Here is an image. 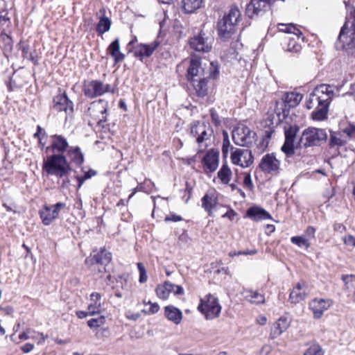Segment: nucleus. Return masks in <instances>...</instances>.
Wrapping results in <instances>:
<instances>
[{
	"label": "nucleus",
	"mask_w": 355,
	"mask_h": 355,
	"mask_svg": "<svg viewBox=\"0 0 355 355\" xmlns=\"http://www.w3.org/2000/svg\"><path fill=\"white\" fill-rule=\"evenodd\" d=\"M336 91H338V88L331 85L321 84L315 87L306 103L309 110L315 108L311 114L313 119L322 121L327 118L329 105L336 96Z\"/></svg>",
	"instance_id": "obj_1"
},
{
	"label": "nucleus",
	"mask_w": 355,
	"mask_h": 355,
	"mask_svg": "<svg viewBox=\"0 0 355 355\" xmlns=\"http://www.w3.org/2000/svg\"><path fill=\"white\" fill-rule=\"evenodd\" d=\"M240 18V10L236 6L231 7L223 19L218 22V32L220 39L227 40L231 38L236 31Z\"/></svg>",
	"instance_id": "obj_2"
},
{
	"label": "nucleus",
	"mask_w": 355,
	"mask_h": 355,
	"mask_svg": "<svg viewBox=\"0 0 355 355\" xmlns=\"http://www.w3.org/2000/svg\"><path fill=\"white\" fill-rule=\"evenodd\" d=\"M42 168L48 175H53L58 178L67 176L71 171L65 156L56 154L48 156L44 160Z\"/></svg>",
	"instance_id": "obj_3"
},
{
	"label": "nucleus",
	"mask_w": 355,
	"mask_h": 355,
	"mask_svg": "<svg viewBox=\"0 0 355 355\" xmlns=\"http://www.w3.org/2000/svg\"><path fill=\"white\" fill-rule=\"evenodd\" d=\"M198 310L205 316L206 320H214L220 316L222 306L218 297L211 293L200 298Z\"/></svg>",
	"instance_id": "obj_4"
},
{
	"label": "nucleus",
	"mask_w": 355,
	"mask_h": 355,
	"mask_svg": "<svg viewBox=\"0 0 355 355\" xmlns=\"http://www.w3.org/2000/svg\"><path fill=\"white\" fill-rule=\"evenodd\" d=\"M83 90L85 96L90 98L103 96L106 93L114 92V89L110 84H105L98 80L85 82Z\"/></svg>",
	"instance_id": "obj_5"
},
{
	"label": "nucleus",
	"mask_w": 355,
	"mask_h": 355,
	"mask_svg": "<svg viewBox=\"0 0 355 355\" xmlns=\"http://www.w3.org/2000/svg\"><path fill=\"white\" fill-rule=\"evenodd\" d=\"M327 139V134L324 130L310 127L303 131L300 144L304 147L319 146Z\"/></svg>",
	"instance_id": "obj_6"
},
{
	"label": "nucleus",
	"mask_w": 355,
	"mask_h": 355,
	"mask_svg": "<svg viewBox=\"0 0 355 355\" xmlns=\"http://www.w3.org/2000/svg\"><path fill=\"white\" fill-rule=\"evenodd\" d=\"M233 164L242 168L249 167L254 162V157L250 150L232 147L230 156Z\"/></svg>",
	"instance_id": "obj_7"
},
{
	"label": "nucleus",
	"mask_w": 355,
	"mask_h": 355,
	"mask_svg": "<svg viewBox=\"0 0 355 355\" xmlns=\"http://www.w3.org/2000/svg\"><path fill=\"white\" fill-rule=\"evenodd\" d=\"M255 132L248 127L241 125L232 131V139L236 145L245 146L253 142Z\"/></svg>",
	"instance_id": "obj_8"
},
{
	"label": "nucleus",
	"mask_w": 355,
	"mask_h": 355,
	"mask_svg": "<svg viewBox=\"0 0 355 355\" xmlns=\"http://www.w3.org/2000/svg\"><path fill=\"white\" fill-rule=\"evenodd\" d=\"M108 103L104 100L93 101L88 108V114L100 124L107 121Z\"/></svg>",
	"instance_id": "obj_9"
},
{
	"label": "nucleus",
	"mask_w": 355,
	"mask_h": 355,
	"mask_svg": "<svg viewBox=\"0 0 355 355\" xmlns=\"http://www.w3.org/2000/svg\"><path fill=\"white\" fill-rule=\"evenodd\" d=\"M66 207L64 202H58L53 205H45L40 210V216L44 225H49L58 218L60 211Z\"/></svg>",
	"instance_id": "obj_10"
},
{
	"label": "nucleus",
	"mask_w": 355,
	"mask_h": 355,
	"mask_svg": "<svg viewBox=\"0 0 355 355\" xmlns=\"http://www.w3.org/2000/svg\"><path fill=\"white\" fill-rule=\"evenodd\" d=\"M210 70L211 71L209 73V76L189 81L192 84L198 96H205L207 94L208 78H215L218 73V66L214 62L210 63Z\"/></svg>",
	"instance_id": "obj_11"
},
{
	"label": "nucleus",
	"mask_w": 355,
	"mask_h": 355,
	"mask_svg": "<svg viewBox=\"0 0 355 355\" xmlns=\"http://www.w3.org/2000/svg\"><path fill=\"white\" fill-rule=\"evenodd\" d=\"M298 131L299 127L297 125H287L284 126L285 141L282 146V150L287 156H291L295 153L294 143Z\"/></svg>",
	"instance_id": "obj_12"
},
{
	"label": "nucleus",
	"mask_w": 355,
	"mask_h": 355,
	"mask_svg": "<svg viewBox=\"0 0 355 355\" xmlns=\"http://www.w3.org/2000/svg\"><path fill=\"white\" fill-rule=\"evenodd\" d=\"M302 95L296 92H290L284 94L281 102L276 103L275 112L278 116L285 109L296 107L302 101Z\"/></svg>",
	"instance_id": "obj_13"
},
{
	"label": "nucleus",
	"mask_w": 355,
	"mask_h": 355,
	"mask_svg": "<svg viewBox=\"0 0 355 355\" xmlns=\"http://www.w3.org/2000/svg\"><path fill=\"white\" fill-rule=\"evenodd\" d=\"M334 304L331 299L324 298H314L309 304V309L313 312V318L315 319H320L322 318L324 312L327 311Z\"/></svg>",
	"instance_id": "obj_14"
},
{
	"label": "nucleus",
	"mask_w": 355,
	"mask_h": 355,
	"mask_svg": "<svg viewBox=\"0 0 355 355\" xmlns=\"http://www.w3.org/2000/svg\"><path fill=\"white\" fill-rule=\"evenodd\" d=\"M213 38L205 37V34L199 35L191 38L189 44L191 47L196 51L209 52L211 49Z\"/></svg>",
	"instance_id": "obj_15"
},
{
	"label": "nucleus",
	"mask_w": 355,
	"mask_h": 355,
	"mask_svg": "<svg viewBox=\"0 0 355 355\" xmlns=\"http://www.w3.org/2000/svg\"><path fill=\"white\" fill-rule=\"evenodd\" d=\"M155 291L157 297L162 300L168 299L172 292L175 295H182L184 293L182 286L175 285L168 281H166L163 284L158 285Z\"/></svg>",
	"instance_id": "obj_16"
},
{
	"label": "nucleus",
	"mask_w": 355,
	"mask_h": 355,
	"mask_svg": "<svg viewBox=\"0 0 355 355\" xmlns=\"http://www.w3.org/2000/svg\"><path fill=\"white\" fill-rule=\"evenodd\" d=\"M348 14L339 33V40L345 39V35H355V8L346 4Z\"/></svg>",
	"instance_id": "obj_17"
},
{
	"label": "nucleus",
	"mask_w": 355,
	"mask_h": 355,
	"mask_svg": "<svg viewBox=\"0 0 355 355\" xmlns=\"http://www.w3.org/2000/svg\"><path fill=\"white\" fill-rule=\"evenodd\" d=\"M259 167L266 173H277L280 168V162L274 154H266L261 158Z\"/></svg>",
	"instance_id": "obj_18"
},
{
	"label": "nucleus",
	"mask_w": 355,
	"mask_h": 355,
	"mask_svg": "<svg viewBox=\"0 0 355 355\" xmlns=\"http://www.w3.org/2000/svg\"><path fill=\"white\" fill-rule=\"evenodd\" d=\"M310 292V288L305 282H298L291 291L289 301L292 304H297L307 297Z\"/></svg>",
	"instance_id": "obj_19"
},
{
	"label": "nucleus",
	"mask_w": 355,
	"mask_h": 355,
	"mask_svg": "<svg viewBox=\"0 0 355 355\" xmlns=\"http://www.w3.org/2000/svg\"><path fill=\"white\" fill-rule=\"evenodd\" d=\"M219 153L214 149L209 150L204 156L202 164L206 173L214 172L218 167Z\"/></svg>",
	"instance_id": "obj_20"
},
{
	"label": "nucleus",
	"mask_w": 355,
	"mask_h": 355,
	"mask_svg": "<svg viewBox=\"0 0 355 355\" xmlns=\"http://www.w3.org/2000/svg\"><path fill=\"white\" fill-rule=\"evenodd\" d=\"M209 76V73H206L204 68L201 65L199 59L192 58L190 65L187 69V80L192 81L196 79L203 78Z\"/></svg>",
	"instance_id": "obj_21"
},
{
	"label": "nucleus",
	"mask_w": 355,
	"mask_h": 355,
	"mask_svg": "<svg viewBox=\"0 0 355 355\" xmlns=\"http://www.w3.org/2000/svg\"><path fill=\"white\" fill-rule=\"evenodd\" d=\"M53 109L58 112H64L71 115L73 112V104L65 94L56 96L53 98Z\"/></svg>",
	"instance_id": "obj_22"
},
{
	"label": "nucleus",
	"mask_w": 355,
	"mask_h": 355,
	"mask_svg": "<svg viewBox=\"0 0 355 355\" xmlns=\"http://www.w3.org/2000/svg\"><path fill=\"white\" fill-rule=\"evenodd\" d=\"M336 47L338 50L344 51L347 55L355 57V36L354 35H345V39L339 40L338 37L336 42Z\"/></svg>",
	"instance_id": "obj_23"
},
{
	"label": "nucleus",
	"mask_w": 355,
	"mask_h": 355,
	"mask_svg": "<svg viewBox=\"0 0 355 355\" xmlns=\"http://www.w3.org/2000/svg\"><path fill=\"white\" fill-rule=\"evenodd\" d=\"M101 295L97 292L90 294L87 310L89 315L100 314L104 311Z\"/></svg>",
	"instance_id": "obj_24"
},
{
	"label": "nucleus",
	"mask_w": 355,
	"mask_h": 355,
	"mask_svg": "<svg viewBox=\"0 0 355 355\" xmlns=\"http://www.w3.org/2000/svg\"><path fill=\"white\" fill-rule=\"evenodd\" d=\"M270 0H251L247 6V13L250 17L264 12L269 7Z\"/></svg>",
	"instance_id": "obj_25"
},
{
	"label": "nucleus",
	"mask_w": 355,
	"mask_h": 355,
	"mask_svg": "<svg viewBox=\"0 0 355 355\" xmlns=\"http://www.w3.org/2000/svg\"><path fill=\"white\" fill-rule=\"evenodd\" d=\"M290 324L291 320L288 317L285 315L280 317L272 326L270 338L275 339L281 336L289 327Z\"/></svg>",
	"instance_id": "obj_26"
},
{
	"label": "nucleus",
	"mask_w": 355,
	"mask_h": 355,
	"mask_svg": "<svg viewBox=\"0 0 355 355\" xmlns=\"http://www.w3.org/2000/svg\"><path fill=\"white\" fill-rule=\"evenodd\" d=\"M159 45V42L157 41L148 44L141 43L135 47L134 55L135 57L139 58L140 60L150 57Z\"/></svg>",
	"instance_id": "obj_27"
},
{
	"label": "nucleus",
	"mask_w": 355,
	"mask_h": 355,
	"mask_svg": "<svg viewBox=\"0 0 355 355\" xmlns=\"http://www.w3.org/2000/svg\"><path fill=\"white\" fill-rule=\"evenodd\" d=\"M288 40L286 46H284V49L286 51L293 53H298L302 50V44L301 43L304 41V37L302 35H290L286 39Z\"/></svg>",
	"instance_id": "obj_28"
},
{
	"label": "nucleus",
	"mask_w": 355,
	"mask_h": 355,
	"mask_svg": "<svg viewBox=\"0 0 355 355\" xmlns=\"http://www.w3.org/2000/svg\"><path fill=\"white\" fill-rule=\"evenodd\" d=\"M51 147L54 153L62 155L69 148V144L66 138L62 135H54L51 137Z\"/></svg>",
	"instance_id": "obj_29"
},
{
	"label": "nucleus",
	"mask_w": 355,
	"mask_h": 355,
	"mask_svg": "<svg viewBox=\"0 0 355 355\" xmlns=\"http://www.w3.org/2000/svg\"><path fill=\"white\" fill-rule=\"evenodd\" d=\"M112 260V254L105 249H101V251H94L92 257L86 259V262L95 261L96 264H107Z\"/></svg>",
	"instance_id": "obj_30"
},
{
	"label": "nucleus",
	"mask_w": 355,
	"mask_h": 355,
	"mask_svg": "<svg viewBox=\"0 0 355 355\" xmlns=\"http://www.w3.org/2000/svg\"><path fill=\"white\" fill-rule=\"evenodd\" d=\"M218 203V198L215 191L207 192L202 198V205L211 215V211Z\"/></svg>",
	"instance_id": "obj_31"
},
{
	"label": "nucleus",
	"mask_w": 355,
	"mask_h": 355,
	"mask_svg": "<svg viewBox=\"0 0 355 355\" xmlns=\"http://www.w3.org/2000/svg\"><path fill=\"white\" fill-rule=\"evenodd\" d=\"M247 216L257 221L271 218L270 214L267 211L257 206L249 208L247 211Z\"/></svg>",
	"instance_id": "obj_32"
},
{
	"label": "nucleus",
	"mask_w": 355,
	"mask_h": 355,
	"mask_svg": "<svg viewBox=\"0 0 355 355\" xmlns=\"http://www.w3.org/2000/svg\"><path fill=\"white\" fill-rule=\"evenodd\" d=\"M99 13L102 14V15L98 18L99 20L96 30L99 35H103L110 31L112 21L108 17L105 16V10L104 9L100 10Z\"/></svg>",
	"instance_id": "obj_33"
},
{
	"label": "nucleus",
	"mask_w": 355,
	"mask_h": 355,
	"mask_svg": "<svg viewBox=\"0 0 355 355\" xmlns=\"http://www.w3.org/2000/svg\"><path fill=\"white\" fill-rule=\"evenodd\" d=\"M164 314L168 320L173 322L175 324H180L182 321V311L173 306H166L164 308Z\"/></svg>",
	"instance_id": "obj_34"
},
{
	"label": "nucleus",
	"mask_w": 355,
	"mask_h": 355,
	"mask_svg": "<svg viewBox=\"0 0 355 355\" xmlns=\"http://www.w3.org/2000/svg\"><path fill=\"white\" fill-rule=\"evenodd\" d=\"M107 51L116 63L123 61L125 58V55L120 52L119 40L118 38L115 39L109 45Z\"/></svg>",
	"instance_id": "obj_35"
},
{
	"label": "nucleus",
	"mask_w": 355,
	"mask_h": 355,
	"mask_svg": "<svg viewBox=\"0 0 355 355\" xmlns=\"http://www.w3.org/2000/svg\"><path fill=\"white\" fill-rule=\"evenodd\" d=\"M347 141L343 133L340 131H334L330 132L329 146L330 148H339L345 146Z\"/></svg>",
	"instance_id": "obj_36"
},
{
	"label": "nucleus",
	"mask_w": 355,
	"mask_h": 355,
	"mask_svg": "<svg viewBox=\"0 0 355 355\" xmlns=\"http://www.w3.org/2000/svg\"><path fill=\"white\" fill-rule=\"evenodd\" d=\"M245 298L252 304H263L265 302L264 295L257 291L245 289L243 291Z\"/></svg>",
	"instance_id": "obj_37"
},
{
	"label": "nucleus",
	"mask_w": 355,
	"mask_h": 355,
	"mask_svg": "<svg viewBox=\"0 0 355 355\" xmlns=\"http://www.w3.org/2000/svg\"><path fill=\"white\" fill-rule=\"evenodd\" d=\"M232 175V171L227 164H223L217 173V178L223 184H229Z\"/></svg>",
	"instance_id": "obj_38"
},
{
	"label": "nucleus",
	"mask_w": 355,
	"mask_h": 355,
	"mask_svg": "<svg viewBox=\"0 0 355 355\" xmlns=\"http://www.w3.org/2000/svg\"><path fill=\"white\" fill-rule=\"evenodd\" d=\"M213 130L209 125L206 127V129H204L202 132H201L199 138L197 139L196 142L202 148L198 150V152H202L208 146L207 141L211 140V137L212 136Z\"/></svg>",
	"instance_id": "obj_39"
},
{
	"label": "nucleus",
	"mask_w": 355,
	"mask_h": 355,
	"mask_svg": "<svg viewBox=\"0 0 355 355\" xmlns=\"http://www.w3.org/2000/svg\"><path fill=\"white\" fill-rule=\"evenodd\" d=\"M70 160L76 165H81L84 162V156L78 147H70L67 152Z\"/></svg>",
	"instance_id": "obj_40"
},
{
	"label": "nucleus",
	"mask_w": 355,
	"mask_h": 355,
	"mask_svg": "<svg viewBox=\"0 0 355 355\" xmlns=\"http://www.w3.org/2000/svg\"><path fill=\"white\" fill-rule=\"evenodd\" d=\"M31 334H35L40 336L37 345H42L45 340L49 337L48 335H44L43 333L36 331L31 328H27L25 331L19 335L18 338L20 341H24L31 338Z\"/></svg>",
	"instance_id": "obj_41"
},
{
	"label": "nucleus",
	"mask_w": 355,
	"mask_h": 355,
	"mask_svg": "<svg viewBox=\"0 0 355 355\" xmlns=\"http://www.w3.org/2000/svg\"><path fill=\"white\" fill-rule=\"evenodd\" d=\"M202 0H182V8L186 13H192L200 8Z\"/></svg>",
	"instance_id": "obj_42"
},
{
	"label": "nucleus",
	"mask_w": 355,
	"mask_h": 355,
	"mask_svg": "<svg viewBox=\"0 0 355 355\" xmlns=\"http://www.w3.org/2000/svg\"><path fill=\"white\" fill-rule=\"evenodd\" d=\"M278 28L279 31L289 33L291 35H302V32L293 24H279Z\"/></svg>",
	"instance_id": "obj_43"
},
{
	"label": "nucleus",
	"mask_w": 355,
	"mask_h": 355,
	"mask_svg": "<svg viewBox=\"0 0 355 355\" xmlns=\"http://www.w3.org/2000/svg\"><path fill=\"white\" fill-rule=\"evenodd\" d=\"M291 242L300 248H304L306 250L311 246L310 241H308L302 234L301 236L291 237Z\"/></svg>",
	"instance_id": "obj_44"
},
{
	"label": "nucleus",
	"mask_w": 355,
	"mask_h": 355,
	"mask_svg": "<svg viewBox=\"0 0 355 355\" xmlns=\"http://www.w3.org/2000/svg\"><path fill=\"white\" fill-rule=\"evenodd\" d=\"M207 126V125L205 123L200 121L195 123L191 126V134L193 137H195L196 141H197V139L199 138L201 132H202L204 129H206Z\"/></svg>",
	"instance_id": "obj_45"
},
{
	"label": "nucleus",
	"mask_w": 355,
	"mask_h": 355,
	"mask_svg": "<svg viewBox=\"0 0 355 355\" xmlns=\"http://www.w3.org/2000/svg\"><path fill=\"white\" fill-rule=\"evenodd\" d=\"M223 140L222 146V153L224 157H227L229 153V148H232L230 141L229 140V136L226 131L223 132Z\"/></svg>",
	"instance_id": "obj_46"
},
{
	"label": "nucleus",
	"mask_w": 355,
	"mask_h": 355,
	"mask_svg": "<svg viewBox=\"0 0 355 355\" xmlns=\"http://www.w3.org/2000/svg\"><path fill=\"white\" fill-rule=\"evenodd\" d=\"M304 355H324V352L318 344H313L306 350Z\"/></svg>",
	"instance_id": "obj_47"
},
{
	"label": "nucleus",
	"mask_w": 355,
	"mask_h": 355,
	"mask_svg": "<svg viewBox=\"0 0 355 355\" xmlns=\"http://www.w3.org/2000/svg\"><path fill=\"white\" fill-rule=\"evenodd\" d=\"M105 322V318L104 316H101L97 318H92L87 321V325L91 329H97L98 327H101Z\"/></svg>",
	"instance_id": "obj_48"
},
{
	"label": "nucleus",
	"mask_w": 355,
	"mask_h": 355,
	"mask_svg": "<svg viewBox=\"0 0 355 355\" xmlns=\"http://www.w3.org/2000/svg\"><path fill=\"white\" fill-rule=\"evenodd\" d=\"M340 132L343 133L346 141L348 142L351 139L355 137V125H349Z\"/></svg>",
	"instance_id": "obj_49"
},
{
	"label": "nucleus",
	"mask_w": 355,
	"mask_h": 355,
	"mask_svg": "<svg viewBox=\"0 0 355 355\" xmlns=\"http://www.w3.org/2000/svg\"><path fill=\"white\" fill-rule=\"evenodd\" d=\"M344 282L347 289L355 287V275H343L341 277Z\"/></svg>",
	"instance_id": "obj_50"
},
{
	"label": "nucleus",
	"mask_w": 355,
	"mask_h": 355,
	"mask_svg": "<svg viewBox=\"0 0 355 355\" xmlns=\"http://www.w3.org/2000/svg\"><path fill=\"white\" fill-rule=\"evenodd\" d=\"M137 268L139 272V282L145 283L148 279L146 268L141 262L137 263Z\"/></svg>",
	"instance_id": "obj_51"
},
{
	"label": "nucleus",
	"mask_w": 355,
	"mask_h": 355,
	"mask_svg": "<svg viewBox=\"0 0 355 355\" xmlns=\"http://www.w3.org/2000/svg\"><path fill=\"white\" fill-rule=\"evenodd\" d=\"M88 264H90L92 266V270L94 272H96L100 274H103L105 272L106 268L105 266L107 264H96L95 261H89L86 262Z\"/></svg>",
	"instance_id": "obj_52"
},
{
	"label": "nucleus",
	"mask_w": 355,
	"mask_h": 355,
	"mask_svg": "<svg viewBox=\"0 0 355 355\" xmlns=\"http://www.w3.org/2000/svg\"><path fill=\"white\" fill-rule=\"evenodd\" d=\"M243 185L245 189L252 191L254 188V184L250 173H245L243 178Z\"/></svg>",
	"instance_id": "obj_53"
},
{
	"label": "nucleus",
	"mask_w": 355,
	"mask_h": 355,
	"mask_svg": "<svg viewBox=\"0 0 355 355\" xmlns=\"http://www.w3.org/2000/svg\"><path fill=\"white\" fill-rule=\"evenodd\" d=\"M315 229L312 226H309L302 234L308 241L315 238Z\"/></svg>",
	"instance_id": "obj_54"
},
{
	"label": "nucleus",
	"mask_w": 355,
	"mask_h": 355,
	"mask_svg": "<svg viewBox=\"0 0 355 355\" xmlns=\"http://www.w3.org/2000/svg\"><path fill=\"white\" fill-rule=\"evenodd\" d=\"M342 239L345 245L348 246L355 247V237L353 236L352 235H345V236L343 237Z\"/></svg>",
	"instance_id": "obj_55"
},
{
	"label": "nucleus",
	"mask_w": 355,
	"mask_h": 355,
	"mask_svg": "<svg viewBox=\"0 0 355 355\" xmlns=\"http://www.w3.org/2000/svg\"><path fill=\"white\" fill-rule=\"evenodd\" d=\"M148 304H150V308L148 310L149 314H154L158 312V311L159 310V306L158 305L157 303H151L150 302H149Z\"/></svg>",
	"instance_id": "obj_56"
},
{
	"label": "nucleus",
	"mask_w": 355,
	"mask_h": 355,
	"mask_svg": "<svg viewBox=\"0 0 355 355\" xmlns=\"http://www.w3.org/2000/svg\"><path fill=\"white\" fill-rule=\"evenodd\" d=\"M34 347H35L33 344L28 343L21 347V350L24 353H29L33 350Z\"/></svg>",
	"instance_id": "obj_57"
},
{
	"label": "nucleus",
	"mask_w": 355,
	"mask_h": 355,
	"mask_svg": "<svg viewBox=\"0 0 355 355\" xmlns=\"http://www.w3.org/2000/svg\"><path fill=\"white\" fill-rule=\"evenodd\" d=\"M181 160L185 164L193 165L196 163V156L182 157Z\"/></svg>",
	"instance_id": "obj_58"
},
{
	"label": "nucleus",
	"mask_w": 355,
	"mask_h": 355,
	"mask_svg": "<svg viewBox=\"0 0 355 355\" xmlns=\"http://www.w3.org/2000/svg\"><path fill=\"white\" fill-rule=\"evenodd\" d=\"M182 218L181 216L175 215V214H171L166 217L165 220L166 221H173V222H178L182 220Z\"/></svg>",
	"instance_id": "obj_59"
},
{
	"label": "nucleus",
	"mask_w": 355,
	"mask_h": 355,
	"mask_svg": "<svg viewBox=\"0 0 355 355\" xmlns=\"http://www.w3.org/2000/svg\"><path fill=\"white\" fill-rule=\"evenodd\" d=\"M77 181H78V185H77V188L78 189H79L82 185L83 184L84 182L87 180H88L87 178H86V176L84 175L83 176H76V177Z\"/></svg>",
	"instance_id": "obj_60"
},
{
	"label": "nucleus",
	"mask_w": 355,
	"mask_h": 355,
	"mask_svg": "<svg viewBox=\"0 0 355 355\" xmlns=\"http://www.w3.org/2000/svg\"><path fill=\"white\" fill-rule=\"evenodd\" d=\"M257 253V250L256 249H253L252 250L238 251V254H241V255H252Z\"/></svg>",
	"instance_id": "obj_61"
},
{
	"label": "nucleus",
	"mask_w": 355,
	"mask_h": 355,
	"mask_svg": "<svg viewBox=\"0 0 355 355\" xmlns=\"http://www.w3.org/2000/svg\"><path fill=\"white\" fill-rule=\"evenodd\" d=\"M270 352V347L264 345L260 351V355H268Z\"/></svg>",
	"instance_id": "obj_62"
},
{
	"label": "nucleus",
	"mask_w": 355,
	"mask_h": 355,
	"mask_svg": "<svg viewBox=\"0 0 355 355\" xmlns=\"http://www.w3.org/2000/svg\"><path fill=\"white\" fill-rule=\"evenodd\" d=\"M1 39L6 44H10V42H11V38L10 37L9 35H8L6 33H1Z\"/></svg>",
	"instance_id": "obj_63"
},
{
	"label": "nucleus",
	"mask_w": 355,
	"mask_h": 355,
	"mask_svg": "<svg viewBox=\"0 0 355 355\" xmlns=\"http://www.w3.org/2000/svg\"><path fill=\"white\" fill-rule=\"evenodd\" d=\"M76 315L80 318V319H83V318H86L87 315H89V311H78L76 312Z\"/></svg>",
	"instance_id": "obj_64"
}]
</instances>
